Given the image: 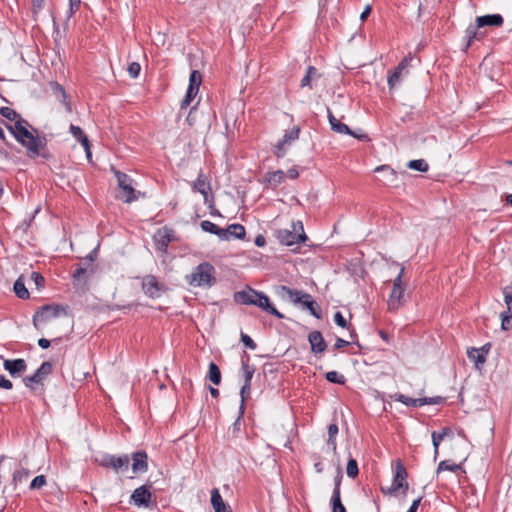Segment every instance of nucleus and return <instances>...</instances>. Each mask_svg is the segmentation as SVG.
Segmentation results:
<instances>
[{
  "instance_id": "obj_1",
  "label": "nucleus",
  "mask_w": 512,
  "mask_h": 512,
  "mask_svg": "<svg viewBox=\"0 0 512 512\" xmlns=\"http://www.w3.org/2000/svg\"><path fill=\"white\" fill-rule=\"evenodd\" d=\"M234 301L243 305L256 306L278 319L284 318V315L270 303V299L266 294L252 288L235 292Z\"/></svg>"
},
{
  "instance_id": "obj_2",
  "label": "nucleus",
  "mask_w": 512,
  "mask_h": 512,
  "mask_svg": "<svg viewBox=\"0 0 512 512\" xmlns=\"http://www.w3.org/2000/svg\"><path fill=\"white\" fill-rule=\"evenodd\" d=\"M280 290L282 297H287L294 304H301L315 318H322L321 308L310 294L287 286H281Z\"/></svg>"
},
{
  "instance_id": "obj_3",
  "label": "nucleus",
  "mask_w": 512,
  "mask_h": 512,
  "mask_svg": "<svg viewBox=\"0 0 512 512\" xmlns=\"http://www.w3.org/2000/svg\"><path fill=\"white\" fill-rule=\"evenodd\" d=\"M186 281L191 286L211 287L216 283L215 268L209 262H202L186 276Z\"/></svg>"
},
{
  "instance_id": "obj_4",
  "label": "nucleus",
  "mask_w": 512,
  "mask_h": 512,
  "mask_svg": "<svg viewBox=\"0 0 512 512\" xmlns=\"http://www.w3.org/2000/svg\"><path fill=\"white\" fill-rule=\"evenodd\" d=\"M407 477L408 473L405 465L400 459L396 460L392 484L389 487H381V492L385 495H396L397 492L401 490L402 494L405 496L409 488Z\"/></svg>"
},
{
  "instance_id": "obj_5",
  "label": "nucleus",
  "mask_w": 512,
  "mask_h": 512,
  "mask_svg": "<svg viewBox=\"0 0 512 512\" xmlns=\"http://www.w3.org/2000/svg\"><path fill=\"white\" fill-rule=\"evenodd\" d=\"M69 306L57 303L47 304L39 308L33 315L32 322L35 328L39 329L40 323L49 322L61 315L68 316Z\"/></svg>"
},
{
  "instance_id": "obj_6",
  "label": "nucleus",
  "mask_w": 512,
  "mask_h": 512,
  "mask_svg": "<svg viewBox=\"0 0 512 512\" xmlns=\"http://www.w3.org/2000/svg\"><path fill=\"white\" fill-rule=\"evenodd\" d=\"M276 237L279 242L285 246L301 244L307 240V236L301 221L292 222L291 229L277 230Z\"/></svg>"
},
{
  "instance_id": "obj_7",
  "label": "nucleus",
  "mask_w": 512,
  "mask_h": 512,
  "mask_svg": "<svg viewBox=\"0 0 512 512\" xmlns=\"http://www.w3.org/2000/svg\"><path fill=\"white\" fill-rule=\"evenodd\" d=\"M34 132L33 140L28 141L27 146V157L30 159H36L41 157L44 160L51 158V153L47 149V137L46 135H40L38 129L32 128Z\"/></svg>"
},
{
  "instance_id": "obj_8",
  "label": "nucleus",
  "mask_w": 512,
  "mask_h": 512,
  "mask_svg": "<svg viewBox=\"0 0 512 512\" xmlns=\"http://www.w3.org/2000/svg\"><path fill=\"white\" fill-rule=\"evenodd\" d=\"M405 268L401 267L399 274L394 279L393 288L389 296L388 307L390 311H396L405 303V289L402 286V278Z\"/></svg>"
},
{
  "instance_id": "obj_9",
  "label": "nucleus",
  "mask_w": 512,
  "mask_h": 512,
  "mask_svg": "<svg viewBox=\"0 0 512 512\" xmlns=\"http://www.w3.org/2000/svg\"><path fill=\"white\" fill-rule=\"evenodd\" d=\"M115 176L118 181V186L122 191V195H120L119 198L122 199L125 203H131L137 200L140 192L137 194L133 188V179L121 171H116Z\"/></svg>"
},
{
  "instance_id": "obj_10",
  "label": "nucleus",
  "mask_w": 512,
  "mask_h": 512,
  "mask_svg": "<svg viewBox=\"0 0 512 512\" xmlns=\"http://www.w3.org/2000/svg\"><path fill=\"white\" fill-rule=\"evenodd\" d=\"M7 130L13 135L15 140L27 150L28 141L33 140L34 132L29 130L26 126H22L23 121H17L14 124H10L4 120L1 121Z\"/></svg>"
},
{
  "instance_id": "obj_11",
  "label": "nucleus",
  "mask_w": 512,
  "mask_h": 512,
  "mask_svg": "<svg viewBox=\"0 0 512 512\" xmlns=\"http://www.w3.org/2000/svg\"><path fill=\"white\" fill-rule=\"evenodd\" d=\"M202 83V75L198 70H193L190 73L189 84L184 98L180 103V111L187 109L191 102L194 100L199 92V87Z\"/></svg>"
},
{
  "instance_id": "obj_12",
  "label": "nucleus",
  "mask_w": 512,
  "mask_h": 512,
  "mask_svg": "<svg viewBox=\"0 0 512 512\" xmlns=\"http://www.w3.org/2000/svg\"><path fill=\"white\" fill-rule=\"evenodd\" d=\"M141 287L144 294L152 299L159 298L168 290L165 284L159 282L157 278L151 274L142 278Z\"/></svg>"
},
{
  "instance_id": "obj_13",
  "label": "nucleus",
  "mask_w": 512,
  "mask_h": 512,
  "mask_svg": "<svg viewBox=\"0 0 512 512\" xmlns=\"http://www.w3.org/2000/svg\"><path fill=\"white\" fill-rule=\"evenodd\" d=\"M100 466L109 468L115 472L126 471L129 468L130 457L126 454L115 456L112 454H104L99 462Z\"/></svg>"
},
{
  "instance_id": "obj_14",
  "label": "nucleus",
  "mask_w": 512,
  "mask_h": 512,
  "mask_svg": "<svg viewBox=\"0 0 512 512\" xmlns=\"http://www.w3.org/2000/svg\"><path fill=\"white\" fill-rule=\"evenodd\" d=\"M53 365L49 361L43 362L33 375L25 376L23 383L27 388L34 390L35 384H43V381L52 373Z\"/></svg>"
},
{
  "instance_id": "obj_15",
  "label": "nucleus",
  "mask_w": 512,
  "mask_h": 512,
  "mask_svg": "<svg viewBox=\"0 0 512 512\" xmlns=\"http://www.w3.org/2000/svg\"><path fill=\"white\" fill-rule=\"evenodd\" d=\"M301 128L294 126L291 130L286 131L283 138L275 146L274 154L276 157H284L287 151V147L299 138Z\"/></svg>"
},
{
  "instance_id": "obj_16",
  "label": "nucleus",
  "mask_w": 512,
  "mask_h": 512,
  "mask_svg": "<svg viewBox=\"0 0 512 512\" xmlns=\"http://www.w3.org/2000/svg\"><path fill=\"white\" fill-rule=\"evenodd\" d=\"M152 498V494L148 485H142L136 488L131 494V502L138 507H148Z\"/></svg>"
},
{
  "instance_id": "obj_17",
  "label": "nucleus",
  "mask_w": 512,
  "mask_h": 512,
  "mask_svg": "<svg viewBox=\"0 0 512 512\" xmlns=\"http://www.w3.org/2000/svg\"><path fill=\"white\" fill-rule=\"evenodd\" d=\"M174 238L173 230L167 227L158 229L154 235L156 247L161 252H166L170 242Z\"/></svg>"
},
{
  "instance_id": "obj_18",
  "label": "nucleus",
  "mask_w": 512,
  "mask_h": 512,
  "mask_svg": "<svg viewBox=\"0 0 512 512\" xmlns=\"http://www.w3.org/2000/svg\"><path fill=\"white\" fill-rule=\"evenodd\" d=\"M481 27H478V23L470 24L465 30L464 36V45L462 50L467 52V50L472 46L475 40L480 41L485 37V33L479 31Z\"/></svg>"
},
{
  "instance_id": "obj_19",
  "label": "nucleus",
  "mask_w": 512,
  "mask_h": 512,
  "mask_svg": "<svg viewBox=\"0 0 512 512\" xmlns=\"http://www.w3.org/2000/svg\"><path fill=\"white\" fill-rule=\"evenodd\" d=\"M132 471L134 474L145 473L148 470V455L143 450L132 453Z\"/></svg>"
},
{
  "instance_id": "obj_20",
  "label": "nucleus",
  "mask_w": 512,
  "mask_h": 512,
  "mask_svg": "<svg viewBox=\"0 0 512 512\" xmlns=\"http://www.w3.org/2000/svg\"><path fill=\"white\" fill-rule=\"evenodd\" d=\"M308 342L310 344L311 352L315 355L321 354L326 351L327 343L320 331H312L308 335Z\"/></svg>"
},
{
  "instance_id": "obj_21",
  "label": "nucleus",
  "mask_w": 512,
  "mask_h": 512,
  "mask_svg": "<svg viewBox=\"0 0 512 512\" xmlns=\"http://www.w3.org/2000/svg\"><path fill=\"white\" fill-rule=\"evenodd\" d=\"M3 366L12 377L20 376L27 369V363L22 358L7 359L4 361Z\"/></svg>"
},
{
  "instance_id": "obj_22",
  "label": "nucleus",
  "mask_w": 512,
  "mask_h": 512,
  "mask_svg": "<svg viewBox=\"0 0 512 512\" xmlns=\"http://www.w3.org/2000/svg\"><path fill=\"white\" fill-rule=\"evenodd\" d=\"M410 61H411V58L404 57L399 62V64L395 68V70L392 73H389L388 86H389L390 90L393 89L397 84L400 83L402 71H404L408 68Z\"/></svg>"
},
{
  "instance_id": "obj_23",
  "label": "nucleus",
  "mask_w": 512,
  "mask_h": 512,
  "mask_svg": "<svg viewBox=\"0 0 512 512\" xmlns=\"http://www.w3.org/2000/svg\"><path fill=\"white\" fill-rule=\"evenodd\" d=\"M327 117L330 123L331 130L344 135H350L357 137L356 134L344 123L340 122L332 113L329 107H327Z\"/></svg>"
},
{
  "instance_id": "obj_24",
  "label": "nucleus",
  "mask_w": 512,
  "mask_h": 512,
  "mask_svg": "<svg viewBox=\"0 0 512 512\" xmlns=\"http://www.w3.org/2000/svg\"><path fill=\"white\" fill-rule=\"evenodd\" d=\"M192 189L201 193L204 197V202L208 204L209 191L211 190L210 182L207 177L201 172L197 179L193 182Z\"/></svg>"
},
{
  "instance_id": "obj_25",
  "label": "nucleus",
  "mask_w": 512,
  "mask_h": 512,
  "mask_svg": "<svg viewBox=\"0 0 512 512\" xmlns=\"http://www.w3.org/2000/svg\"><path fill=\"white\" fill-rule=\"evenodd\" d=\"M476 23H478V27H501L504 23V19L500 14H487L483 16H478L476 18Z\"/></svg>"
},
{
  "instance_id": "obj_26",
  "label": "nucleus",
  "mask_w": 512,
  "mask_h": 512,
  "mask_svg": "<svg viewBox=\"0 0 512 512\" xmlns=\"http://www.w3.org/2000/svg\"><path fill=\"white\" fill-rule=\"evenodd\" d=\"M225 236H221V240L228 241L231 238L243 240L246 236L245 227L241 224L234 223L224 229Z\"/></svg>"
},
{
  "instance_id": "obj_27",
  "label": "nucleus",
  "mask_w": 512,
  "mask_h": 512,
  "mask_svg": "<svg viewBox=\"0 0 512 512\" xmlns=\"http://www.w3.org/2000/svg\"><path fill=\"white\" fill-rule=\"evenodd\" d=\"M211 505L215 512H232L231 507L224 502L217 488L211 490Z\"/></svg>"
},
{
  "instance_id": "obj_28",
  "label": "nucleus",
  "mask_w": 512,
  "mask_h": 512,
  "mask_svg": "<svg viewBox=\"0 0 512 512\" xmlns=\"http://www.w3.org/2000/svg\"><path fill=\"white\" fill-rule=\"evenodd\" d=\"M69 131L75 137V139L77 141H79L81 143V145L84 147V149L87 153V157L89 158L91 156L90 142H89L87 135L82 130V128L79 126H76L74 124H71L69 127Z\"/></svg>"
},
{
  "instance_id": "obj_29",
  "label": "nucleus",
  "mask_w": 512,
  "mask_h": 512,
  "mask_svg": "<svg viewBox=\"0 0 512 512\" xmlns=\"http://www.w3.org/2000/svg\"><path fill=\"white\" fill-rule=\"evenodd\" d=\"M393 399L397 402H400L408 407H422L424 406L425 399L422 398H411L401 393H396L393 396Z\"/></svg>"
},
{
  "instance_id": "obj_30",
  "label": "nucleus",
  "mask_w": 512,
  "mask_h": 512,
  "mask_svg": "<svg viewBox=\"0 0 512 512\" xmlns=\"http://www.w3.org/2000/svg\"><path fill=\"white\" fill-rule=\"evenodd\" d=\"M285 173L282 170H276L273 172H268L265 175V182L267 185L275 189L277 186H279L285 179Z\"/></svg>"
},
{
  "instance_id": "obj_31",
  "label": "nucleus",
  "mask_w": 512,
  "mask_h": 512,
  "mask_svg": "<svg viewBox=\"0 0 512 512\" xmlns=\"http://www.w3.org/2000/svg\"><path fill=\"white\" fill-rule=\"evenodd\" d=\"M242 371L244 376V384H251L253 375L255 373L254 365L249 364V355L246 354L245 358H242Z\"/></svg>"
},
{
  "instance_id": "obj_32",
  "label": "nucleus",
  "mask_w": 512,
  "mask_h": 512,
  "mask_svg": "<svg viewBox=\"0 0 512 512\" xmlns=\"http://www.w3.org/2000/svg\"><path fill=\"white\" fill-rule=\"evenodd\" d=\"M339 432L338 425L336 423H331L328 425V439H327V446L330 448L334 453L337 451V443H336V436Z\"/></svg>"
},
{
  "instance_id": "obj_33",
  "label": "nucleus",
  "mask_w": 512,
  "mask_h": 512,
  "mask_svg": "<svg viewBox=\"0 0 512 512\" xmlns=\"http://www.w3.org/2000/svg\"><path fill=\"white\" fill-rule=\"evenodd\" d=\"M200 226L204 232L214 234V235L218 236L220 240H221V236L226 235L224 232V228H220L219 226H217L216 224H214L213 222H211L209 220L202 221L200 223Z\"/></svg>"
},
{
  "instance_id": "obj_34",
  "label": "nucleus",
  "mask_w": 512,
  "mask_h": 512,
  "mask_svg": "<svg viewBox=\"0 0 512 512\" xmlns=\"http://www.w3.org/2000/svg\"><path fill=\"white\" fill-rule=\"evenodd\" d=\"M375 172H385L388 184L397 186L396 180H397L398 174L389 165L378 166L375 168Z\"/></svg>"
},
{
  "instance_id": "obj_35",
  "label": "nucleus",
  "mask_w": 512,
  "mask_h": 512,
  "mask_svg": "<svg viewBox=\"0 0 512 512\" xmlns=\"http://www.w3.org/2000/svg\"><path fill=\"white\" fill-rule=\"evenodd\" d=\"M53 91H54V93L56 95H59L61 97L60 101L64 104V106L66 108V111L68 113H71L72 112V104L68 100L67 94H66L65 89L63 88V86L58 84V83H54L53 84Z\"/></svg>"
},
{
  "instance_id": "obj_36",
  "label": "nucleus",
  "mask_w": 512,
  "mask_h": 512,
  "mask_svg": "<svg viewBox=\"0 0 512 512\" xmlns=\"http://www.w3.org/2000/svg\"><path fill=\"white\" fill-rule=\"evenodd\" d=\"M467 357L474 362L476 368H479L480 366L484 365L486 363V359L484 356L479 352L477 348L471 347L467 350Z\"/></svg>"
},
{
  "instance_id": "obj_37",
  "label": "nucleus",
  "mask_w": 512,
  "mask_h": 512,
  "mask_svg": "<svg viewBox=\"0 0 512 512\" xmlns=\"http://www.w3.org/2000/svg\"><path fill=\"white\" fill-rule=\"evenodd\" d=\"M208 378L214 385L221 383V371L214 362H210L209 364Z\"/></svg>"
},
{
  "instance_id": "obj_38",
  "label": "nucleus",
  "mask_w": 512,
  "mask_h": 512,
  "mask_svg": "<svg viewBox=\"0 0 512 512\" xmlns=\"http://www.w3.org/2000/svg\"><path fill=\"white\" fill-rule=\"evenodd\" d=\"M13 290L18 298H20V299H28L29 298V291L27 290L24 282L20 278L15 281Z\"/></svg>"
},
{
  "instance_id": "obj_39",
  "label": "nucleus",
  "mask_w": 512,
  "mask_h": 512,
  "mask_svg": "<svg viewBox=\"0 0 512 512\" xmlns=\"http://www.w3.org/2000/svg\"><path fill=\"white\" fill-rule=\"evenodd\" d=\"M251 392V384H243L240 390V396H241V403H240V417H243L244 411H245V402L250 396Z\"/></svg>"
},
{
  "instance_id": "obj_40",
  "label": "nucleus",
  "mask_w": 512,
  "mask_h": 512,
  "mask_svg": "<svg viewBox=\"0 0 512 512\" xmlns=\"http://www.w3.org/2000/svg\"><path fill=\"white\" fill-rule=\"evenodd\" d=\"M0 115L2 117H4L5 119H7L11 122H14V123H16L17 120H19V118L21 116L17 111H15L14 109H12L10 107H6V106L0 108Z\"/></svg>"
},
{
  "instance_id": "obj_41",
  "label": "nucleus",
  "mask_w": 512,
  "mask_h": 512,
  "mask_svg": "<svg viewBox=\"0 0 512 512\" xmlns=\"http://www.w3.org/2000/svg\"><path fill=\"white\" fill-rule=\"evenodd\" d=\"M325 378L328 382L333 384L344 385L346 383V378L343 374L338 373L337 371H329L325 374Z\"/></svg>"
},
{
  "instance_id": "obj_42",
  "label": "nucleus",
  "mask_w": 512,
  "mask_h": 512,
  "mask_svg": "<svg viewBox=\"0 0 512 512\" xmlns=\"http://www.w3.org/2000/svg\"><path fill=\"white\" fill-rule=\"evenodd\" d=\"M462 468L461 464H454L450 460H443L439 463L437 467V473L442 471H451L456 472Z\"/></svg>"
},
{
  "instance_id": "obj_43",
  "label": "nucleus",
  "mask_w": 512,
  "mask_h": 512,
  "mask_svg": "<svg viewBox=\"0 0 512 512\" xmlns=\"http://www.w3.org/2000/svg\"><path fill=\"white\" fill-rule=\"evenodd\" d=\"M408 168L420 172H427L429 169L428 163L423 159L411 160L407 164Z\"/></svg>"
},
{
  "instance_id": "obj_44",
  "label": "nucleus",
  "mask_w": 512,
  "mask_h": 512,
  "mask_svg": "<svg viewBox=\"0 0 512 512\" xmlns=\"http://www.w3.org/2000/svg\"><path fill=\"white\" fill-rule=\"evenodd\" d=\"M346 473H347L348 477H350V478H355L356 476H358L359 469H358V463H357L356 459H354L352 457L349 458V460L347 462Z\"/></svg>"
},
{
  "instance_id": "obj_45",
  "label": "nucleus",
  "mask_w": 512,
  "mask_h": 512,
  "mask_svg": "<svg viewBox=\"0 0 512 512\" xmlns=\"http://www.w3.org/2000/svg\"><path fill=\"white\" fill-rule=\"evenodd\" d=\"M444 437L440 434V432L433 431L432 432V444L434 448V460L437 459L439 455V445L441 441H443Z\"/></svg>"
},
{
  "instance_id": "obj_46",
  "label": "nucleus",
  "mask_w": 512,
  "mask_h": 512,
  "mask_svg": "<svg viewBox=\"0 0 512 512\" xmlns=\"http://www.w3.org/2000/svg\"><path fill=\"white\" fill-rule=\"evenodd\" d=\"M504 302L507 306V313L512 312V286H506L503 288Z\"/></svg>"
},
{
  "instance_id": "obj_47",
  "label": "nucleus",
  "mask_w": 512,
  "mask_h": 512,
  "mask_svg": "<svg viewBox=\"0 0 512 512\" xmlns=\"http://www.w3.org/2000/svg\"><path fill=\"white\" fill-rule=\"evenodd\" d=\"M342 478H343V475H342L341 469L338 468L337 475L334 479V489H333L331 497H341L340 487H341Z\"/></svg>"
},
{
  "instance_id": "obj_48",
  "label": "nucleus",
  "mask_w": 512,
  "mask_h": 512,
  "mask_svg": "<svg viewBox=\"0 0 512 512\" xmlns=\"http://www.w3.org/2000/svg\"><path fill=\"white\" fill-rule=\"evenodd\" d=\"M29 475H30V472L27 469L22 468V469L16 470L13 473V482L15 484H17L18 482H22V481L26 480L29 477Z\"/></svg>"
},
{
  "instance_id": "obj_49",
  "label": "nucleus",
  "mask_w": 512,
  "mask_h": 512,
  "mask_svg": "<svg viewBox=\"0 0 512 512\" xmlns=\"http://www.w3.org/2000/svg\"><path fill=\"white\" fill-rule=\"evenodd\" d=\"M332 512H347L341 497H331Z\"/></svg>"
},
{
  "instance_id": "obj_50",
  "label": "nucleus",
  "mask_w": 512,
  "mask_h": 512,
  "mask_svg": "<svg viewBox=\"0 0 512 512\" xmlns=\"http://www.w3.org/2000/svg\"><path fill=\"white\" fill-rule=\"evenodd\" d=\"M46 484V477L44 475L36 476L30 483V489H40Z\"/></svg>"
},
{
  "instance_id": "obj_51",
  "label": "nucleus",
  "mask_w": 512,
  "mask_h": 512,
  "mask_svg": "<svg viewBox=\"0 0 512 512\" xmlns=\"http://www.w3.org/2000/svg\"><path fill=\"white\" fill-rule=\"evenodd\" d=\"M501 317V328L503 330H509L510 329V321L512 318V312L507 313V311H503L500 314Z\"/></svg>"
},
{
  "instance_id": "obj_52",
  "label": "nucleus",
  "mask_w": 512,
  "mask_h": 512,
  "mask_svg": "<svg viewBox=\"0 0 512 512\" xmlns=\"http://www.w3.org/2000/svg\"><path fill=\"white\" fill-rule=\"evenodd\" d=\"M141 70V66L138 62H132L128 66V74L131 78L135 79L139 76Z\"/></svg>"
},
{
  "instance_id": "obj_53",
  "label": "nucleus",
  "mask_w": 512,
  "mask_h": 512,
  "mask_svg": "<svg viewBox=\"0 0 512 512\" xmlns=\"http://www.w3.org/2000/svg\"><path fill=\"white\" fill-rule=\"evenodd\" d=\"M31 279L35 283L38 289H42L45 286V278L39 272H32Z\"/></svg>"
},
{
  "instance_id": "obj_54",
  "label": "nucleus",
  "mask_w": 512,
  "mask_h": 512,
  "mask_svg": "<svg viewBox=\"0 0 512 512\" xmlns=\"http://www.w3.org/2000/svg\"><path fill=\"white\" fill-rule=\"evenodd\" d=\"M241 342L244 344L245 347L255 350L257 348L256 343L254 340L247 334L241 332Z\"/></svg>"
},
{
  "instance_id": "obj_55",
  "label": "nucleus",
  "mask_w": 512,
  "mask_h": 512,
  "mask_svg": "<svg viewBox=\"0 0 512 512\" xmlns=\"http://www.w3.org/2000/svg\"><path fill=\"white\" fill-rule=\"evenodd\" d=\"M46 0H32V13L37 16L45 7Z\"/></svg>"
},
{
  "instance_id": "obj_56",
  "label": "nucleus",
  "mask_w": 512,
  "mask_h": 512,
  "mask_svg": "<svg viewBox=\"0 0 512 512\" xmlns=\"http://www.w3.org/2000/svg\"><path fill=\"white\" fill-rule=\"evenodd\" d=\"M423 399H425L424 405H438L443 404L446 401V398L442 396L423 397Z\"/></svg>"
},
{
  "instance_id": "obj_57",
  "label": "nucleus",
  "mask_w": 512,
  "mask_h": 512,
  "mask_svg": "<svg viewBox=\"0 0 512 512\" xmlns=\"http://www.w3.org/2000/svg\"><path fill=\"white\" fill-rule=\"evenodd\" d=\"M334 321L341 328H348L349 327L347 320L342 315V313L339 312V311L334 314Z\"/></svg>"
},
{
  "instance_id": "obj_58",
  "label": "nucleus",
  "mask_w": 512,
  "mask_h": 512,
  "mask_svg": "<svg viewBox=\"0 0 512 512\" xmlns=\"http://www.w3.org/2000/svg\"><path fill=\"white\" fill-rule=\"evenodd\" d=\"M198 104L199 103L197 102L194 106L191 107V109L186 117V122L190 127H193L195 125L196 118H195L194 114L197 110Z\"/></svg>"
},
{
  "instance_id": "obj_59",
  "label": "nucleus",
  "mask_w": 512,
  "mask_h": 512,
  "mask_svg": "<svg viewBox=\"0 0 512 512\" xmlns=\"http://www.w3.org/2000/svg\"><path fill=\"white\" fill-rule=\"evenodd\" d=\"M81 0H69L68 17H72L80 8Z\"/></svg>"
},
{
  "instance_id": "obj_60",
  "label": "nucleus",
  "mask_w": 512,
  "mask_h": 512,
  "mask_svg": "<svg viewBox=\"0 0 512 512\" xmlns=\"http://www.w3.org/2000/svg\"><path fill=\"white\" fill-rule=\"evenodd\" d=\"M87 272V269L82 267L81 265H77V268L72 274V278L74 281H80L82 276Z\"/></svg>"
},
{
  "instance_id": "obj_61",
  "label": "nucleus",
  "mask_w": 512,
  "mask_h": 512,
  "mask_svg": "<svg viewBox=\"0 0 512 512\" xmlns=\"http://www.w3.org/2000/svg\"><path fill=\"white\" fill-rule=\"evenodd\" d=\"M0 388L10 390L13 388V384L9 379H6L4 375L0 374Z\"/></svg>"
},
{
  "instance_id": "obj_62",
  "label": "nucleus",
  "mask_w": 512,
  "mask_h": 512,
  "mask_svg": "<svg viewBox=\"0 0 512 512\" xmlns=\"http://www.w3.org/2000/svg\"><path fill=\"white\" fill-rule=\"evenodd\" d=\"M306 74L310 75V80L312 79H318L320 77V74H318L317 69L314 66H308L306 70Z\"/></svg>"
},
{
  "instance_id": "obj_63",
  "label": "nucleus",
  "mask_w": 512,
  "mask_h": 512,
  "mask_svg": "<svg viewBox=\"0 0 512 512\" xmlns=\"http://www.w3.org/2000/svg\"><path fill=\"white\" fill-rule=\"evenodd\" d=\"M422 496H419L417 499H415L411 506L409 507L408 511L407 512H417V509L422 501Z\"/></svg>"
},
{
  "instance_id": "obj_64",
  "label": "nucleus",
  "mask_w": 512,
  "mask_h": 512,
  "mask_svg": "<svg viewBox=\"0 0 512 512\" xmlns=\"http://www.w3.org/2000/svg\"><path fill=\"white\" fill-rule=\"evenodd\" d=\"M350 344L349 341H346L342 338H337L336 341H335V344H334V348L335 349H341V348H344L346 346H348Z\"/></svg>"
}]
</instances>
